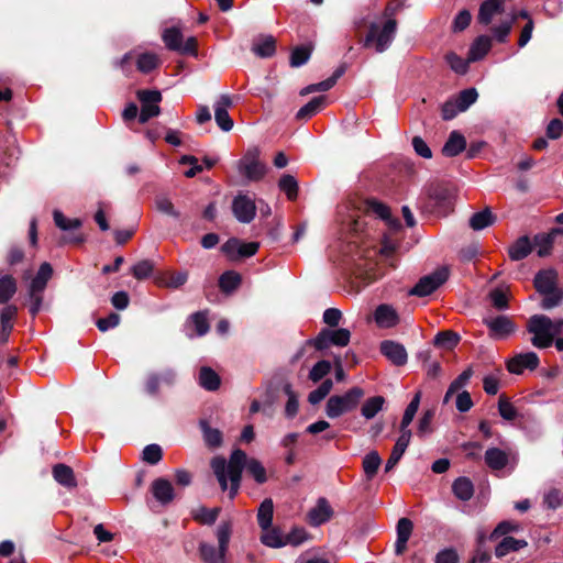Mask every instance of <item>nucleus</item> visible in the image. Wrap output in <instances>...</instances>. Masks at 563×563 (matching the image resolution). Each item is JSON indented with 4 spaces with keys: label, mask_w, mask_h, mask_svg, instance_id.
<instances>
[{
    "label": "nucleus",
    "mask_w": 563,
    "mask_h": 563,
    "mask_svg": "<svg viewBox=\"0 0 563 563\" xmlns=\"http://www.w3.org/2000/svg\"><path fill=\"white\" fill-rule=\"evenodd\" d=\"M16 291L15 280L11 276L0 278V302L4 303L11 299Z\"/></svg>",
    "instance_id": "5fc2aeb1"
},
{
    "label": "nucleus",
    "mask_w": 563,
    "mask_h": 563,
    "mask_svg": "<svg viewBox=\"0 0 563 563\" xmlns=\"http://www.w3.org/2000/svg\"><path fill=\"white\" fill-rule=\"evenodd\" d=\"M539 365V357L534 352L519 354L507 363V368L512 374H521L523 369H534Z\"/></svg>",
    "instance_id": "f3484780"
},
{
    "label": "nucleus",
    "mask_w": 563,
    "mask_h": 563,
    "mask_svg": "<svg viewBox=\"0 0 563 563\" xmlns=\"http://www.w3.org/2000/svg\"><path fill=\"white\" fill-rule=\"evenodd\" d=\"M325 101L327 98L324 96L314 97L298 110L296 118L298 120H307L313 117L324 107Z\"/></svg>",
    "instance_id": "473e14b6"
},
{
    "label": "nucleus",
    "mask_w": 563,
    "mask_h": 563,
    "mask_svg": "<svg viewBox=\"0 0 563 563\" xmlns=\"http://www.w3.org/2000/svg\"><path fill=\"white\" fill-rule=\"evenodd\" d=\"M369 208L377 217L386 221L389 231H397L400 229V222L390 217V210L386 205L378 201H372L369 203Z\"/></svg>",
    "instance_id": "2f4dec72"
},
{
    "label": "nucleus",
    "mask_w": 563,
    "mask_h": 563,
    "mask_svg": "<svg viewBox=\"0 0 563 563\" xmlns=\"http://www.w3.org/2000/svg\"><path fill=\"white\" fill-rule=\"evenodd\" d=\"M163 40L166 46L172 51H177L184 54L196 53V38L191 36L184 42L183 34L175 27L165 30L163 33Z\"/></svg>",
    "instance_id": "9d476101"
},
{
    "label": "nucleus",
    "mask_w": 563,
    "mask_h": 563,
    "mask_svg": "<svg viewBox=\"0 0 563 563\" xmlns=\"http://www.w3.org/2000/svg\"><path fill=\"white\" fill-rule=\"evenodd\" d=\"M274 504L271 498H266L260 505L257 511V521L261 529H267L273 523Z\"/></svg>",
    "instance_id": "a19ab883"
},
{
    "label": "nucleus",
    "mask_w": 563,
    "mask_h": 563,
    "mask_svg": "<svg viewBox=\"0 0 563 563\" xmlns=\"http://www.w3.org/2000/svg\"><path fill=\"white\" fill-rule=\"evenodd\" d=\"M460 341V335L453 331L439 332L434 338V344L446 349L454 347Z\"/></svg>",
    "instance_id": "052dcab7"
},
{
    "label": "nucleus",
    "mask_w": 563,
    "mask_h": 563,
    "mask_svg": "<svg viewBox=\"0 0 563 563\" xmlns=\"http://www.w3.org/2000/svg\"><path fill=\"white\" fill-rule=\"evenodd\" d=\"M159 64L157 55L153 53H144L137 57L136 66L142 73H150L155 69Z\"/></svg>",
    "instance_id": "6e6d98bb"
},
{
    "label": "nucleus",
    "mask_w": 563,
    "mask_h": 563,
    "mask_svg": "<svg viewBox=\"0 0 563 563\" xmlns=\"http://www.w3.org/2000/svg\"><path fill=\"white\" fill-rule=\"evenodd\" d=\"M220 509L219 508H206V507H198L192 511L194 518L203 523V525H212L216 522Z\"/></svg>",
    "instance_id": "3c124183"
},
{
    "label": "nucleus",
    "mask_w": 563,
    "mask_h": 563,
    "mask_svg": "<svg viewBox=\"0 0 563 563\" xmlns=\"http://www.w3.org/2000/svg\"><path fill=\"white\" fill-rule=\"evenodd\" d=\"M562 501L563 494L559 489L552 488L543 495V505L549 509H558L562 505Z\"/></svg>",
    "instance_id": "774afa93"
},
{
    "label": "nucleus",
    "mask_w": 563,
    "mask_h": 563,
    "mask_svg": "<svg viewBox=\"0 0 563 563\" xmlns=\"http://www.w3.org/2000/svg\"><path fill=\"white\" fill-rule=\"evenodd\" d=\"M527 544L528 543L526 540H519L512 537H505L496 547L495 554L497 558H503L510 552H515L527 547Z\"/></svg>",
    "instance_id": "72a5a7b5"
},
{
    "label": "nucleus",
    "mask_w": 563,
    "mask_h": 563,
    "mask_svg": "<svg viewBox=\"0 0 563 563\" xmlns=\"http://www.w3.org/2000/svg\"><path fill=\"white\" fill-rule=\"evenodd\" d=\"M485 323L495 339H504L515 330L512 322L505 316L487 319Z\"/></svg>",
    "instance_id": "aec40b11"
},
{
    "label": "nucleus",
    "mask_w": 563,
    "mask_h": 563,
    "mask_svg": "<svg viewBox=\"0 0 563 563\" xmlns=\"http://www.w3.org/2000/svg\"><path fill=\"white\" fill-rule=\"evenodd\" d=\"M136 95L141 102L139 115L141 123H145L161 113L158 104L162 101V93L158 90H139Z\"/></svg>",
    "instance_id": "1a4fd4ad"
},
{
    "label": "nucleus",
    "mask_w": 563,
    "mask_h": 563,
    "mask_svg": "<svg viewBox=\"0 0 563 563\" xmlns=\"http://www.w3.org/2000/svg\"><path fill=\"white\" fill-rule=\"evenodd\" d=\"M203 439L208 446L218 448L222 442V434L220 430L209 427L206 422H201Z\"/></svg>",
    "instance_id": "13d9d810"
},
{
    "label": "nucleus",
    "mask_w": 563,
    "mask_h": 563,
    "mask_svg": "<svg viewBox=\"0 0 563 563\" xmlns=\"http://www.w3.org/2000/svg\"><path fill=\"white\" fill-rule=\"evenodd\" d=\"M344 73V69L343 68H339L334 71V74L329 77L328 79L325 80H322L318 84H312V85H309L305 88L301 89L300 91V95L301 96H306L308 93H312V92H316V91H328L330 90L336 82V80L343 75Z\"/></svg>",
    "instance_id": "f704fd0d"
},
{
    "label": "nucleus",
    "mask_w": 563,
    "mask_h": 563,
    "mask_svg": "<svg viewBox=\"0 0 563 563\" xmlns=\"http://www.w3.org/2000/svg\"><path fill=\"white\" fill-rule=\"evenodd\" d=\"M466 147L465 137L457 131L450 133L448 141L445 142L442 153L448 157H453L463 152Z\"/></svg>",
    "instance_id": "c85d7f7f"
},
{
    "label": "nucleus",
    "mask_w": 563,
    "mask_h": 563,
    "mask_svg": "<svg viewBox=\"0 0 563 563\" xmlns=\"http://www.w3.org/2000/svg\"><path fill=\"white\" fill-rule=\"evenodd\" d=\"M199 384L202 388L213 391L220 386V377L213 369L205 366L199 373Z\"/></svg>",
    "instance_id": "37998d69"
},
{
    "label": "nucleus",
    "mask_w": 563,
    "mask_h": 563,
    "mask_svg": "<svg viewBox=\"0 0 563 563\" xmlns=\"http://www.w3.org/2000/svg\"><path fill=\"white\" fill-rule=\"evenodd\" d=\"M453 494L456 498L467 501L474 495V486L470 478L467 477H459L453 482L452 485Z\"/></svg>",
    "instance_id": "7c9ffc66"
},
{
    "label": "nucleus",
    "mask_w": 563,
    "mask_h": 563,
    "mask_svg": "<svg viewBox=\"0 0 563 563\" xmlns=\"http://www.w3.org/2000/svg\"><path fill=\"white\" fill-rule=\"evenodd\" d=\"M531 251L530 240L527 236H521L509 247V257L512 261H520L527 257Z\"/></svg>",
    "instance_id": "58836bf2"
},
{
    "label": "nucleus",
    "mask_w": 563,
    "mask_h": 563,
    "mask_svg": "<svg viewBox=\"0 0 563 563\" xmlns=\"http://www.w3.org/2000/svg\"><path fill=\"white\" fill-rule=\"evenodd\" d=\"M252 52L261 57H272L276 52V41L272 35H258L253 40Z\"/></svg>",
    "instance_id": "412c9836"
},
{
    "label": "nucleus",
    "mask_w": 563,
    "mask_h": 563,
    "mask_svg": "<svg viewBox=\"0 0 563 563\" xmlns=\"http://www.w3.org/2000/svg\"><path fill=\"white\" fill-rule=\"evenodd\" d=\"M445 60L451 67L453 71H455L459 75L466 74L468 69V64L472 63V60L464 59L456 55L455 53L451 52L445 55Z\"/></svg>",
    "instance_id": "603ef678"
},
{
    "label": "nucleus",
    "mask_w": 563,
    "mask_h": 563,
    "mask_svg": "<svg viewBox=\"0 0 563 563\" xmlns=\"http://www.w3.org/2000/svg\"><path fill=\"white\" fill-rule=\"evenodd\" d=\"M495 221V216L492 213L489 209H485L483 211L474 213L470 219V227L479 231L489 225H492Z\"/></svg>",
    "instance_id": "a18cd8bd"
},
{
    "label": "nucleus",
    "mask_w": 563,
    "mask_h": 563,
    "mask_svg": "<svg viewBox=\"0 0 563 563\" xmlns=\"http://www.w3.org/2000/svg\"><path fill=\"white\" fill-rule=\"evenodd\" d=\"M53 275V268L49 263H43L40 266L38 272L36 273L35 277L32 279L29 291L34 292H43L46 288V285L48 280L51 279Z\"/></svg>",
    "instance_id": "cd10ccee"
},
{
    "label": "nucleus",
    "mask_w": 563,
    "mask_h": 563,
    "mask_svg": "<svg viewBox=\"0 0 563 563\" xmlns=\"http://www.w3.org/2000/svg\"><path fill=\"white\" fill-rule=\"evenodd\" d=\"M232 212L241 223H250L256 214V205L253 198L239 194L232 201Z\"/></svg>",
    "instance_id": "ddd939ff"
},
{
    "label": "nucleus",
    "mask_w": 563,
    "mask_h": 563,
    "mask_svg": "<svg viewBox=\"0 0 563 563\" xmlns=\"http://www.w3.org/2000/svg\"><path fill=\"white\" fill-rule=\"evenodd\" d=\"M211 467L213 470L214 475L222 488V490L228 489V481H230V496L231 498L238 493L242 471L246 468V471L254 477V479L263 484L266 482V471L262 463L256 459H249L245 452L240 449H236L232 452L229 462L225 459L217 456L211 461Z\"/></svg>",
    "instance_id": "f257e3e1"
},
{
    "label": "nucleus",
    "mask_w": 563,
    "mask_h": 563,
    "mask_svg": "<svg viewBox=\"0 0 563 563\" xmlns=\"http://www.w3.org/2000/svg\"><path fill=\"white\" fill-rule=\"evenodd\" d=\"M332 517V508L324 498H320L317 505L308 514L309 522L312 526H320Z\"/></svg>",
    "instance_id": "5701e85b"
},
{
    "label": "nucleus",
    "mask_w": 563,
    "mask_h": 563,
    "mask_svg": "<svg viewBox=\"0 0 563 563\" xmlns=\"http://www.w3.org/2000/svg\"><path fill=\"white\" fill-rule=\"evenodd\" d=\"M279 189L284 191L289 200H295L298 195V183L291 175H283L278 183Z\"/></svg>",
    "instance_id": "09e8293b"
},
{
    "label": "nucleus",
    "mask_w": 563,
    "mask_h": 563,
    "mask_svg": "<svg viewBox=\"0 0 563 563\" xmlns=\"http://www.w3.org/2000/svg\"><path fill=\"white\" fill-rule=\"evenodd\" d=\"M478 93L475 88H468L463 91H461L456 97L453 99L459 104L460 110L466 111L476 100H477Z\"/></svg>",
    "instance_id": "864d4df0"
},
{
    "label": "nucleus",
    "mask_w": 563,
    "mask_h": 563,
    "mask_svg": "<svg viewBox=\"0 0 563 563\" xmlns=\"http://www.w3.org/2000/svg\"><path fill=\"white\" fill-rule=\"evenodd\" d=\"M16 307L15 306H7L1 311V340L2 342H5L9 338L10 332L13 329L12 320L16 316Z\"/></svg>",
    "instance_id": "79ce46f5"
},
{
    "label": "nucleus",
    "mask_w": 563,
    "mask_h": 563,
    "mask_svg": "<svg viewBox=\"0 0 563 563\" xmlns=\"http://www.w3.org/2000/svg\"><path fill=\"white\" fill-rule=\"evenodd\" d=\"M241 283V275L236 272L229 271L221 275L219 286L222 291L231 292L238 288Z\"/></svg>",
    "instance_id": "de8ad7c7"
},
{
    "label": "nucleus",
    "mask_w": 563,
    "mask_h": 563,
    "mask_svg": "<svg viewBox=\"0 0 563 563\" xmlns=\"http://www.w3.org/2000/svg\"><path fill=\"white\" fill-rule=\"evenodd\" d=\"M311 52L306 46L296 47L290 55L291 67H300L310 58Z\"/></svg>",
    "instance_id": "69168bd1"
},
{
    "label": "nucleus",
    "mask_w": 563,
    "mask_h": 563,
    "mask_svg": "<svg viewBox=\"0 0 563 563\" xmlns=\"http://www.w3.org/2000/svg\"><path fill=\"white\" fill-rule=\"evenodd\" d=\"M484 457L487 466L494 471L503 470L509 462L508 452L498 448H489Z\"/></svg>",
    "instance_id": "393cba45"
},
{
    "label": "nucleus",
    "mask_w": 563,
    "mask_h": 563,
    "mask_svg": "<svg viewBox=\"0 0 563 563\" xmlns=\"http://www.w3.org/2000/svg\"><path fill=\"white\" fill-rule=\"evenodd\" d=\"M536 290L543 296L541 308L550 310L558 307L563 299V290L558 287V273L549 268L540 271L533 280Z\"/></svg>",
    "instance_id": "7ed1b4c3"
},
{
    "label": "nucleus",
    "mask_w": 563,
    "mask_h": 563,
    "mask_svg": "<svg viewBox=\"0 0 563 563\" xmlns=\"http://www.w3.org/2000/svg\"><path fill=\"white\" fill-rule=\"evenodd\" d=\"M382 459L376 451H372L365 455L363 460V468L367 476V478H373L377 473L378 467L380 466Z\"/></svg>",
    "instance_id": "8fccbe9b"
},
{
    "label": "nucleus",
    "mask_w": 563,
    "mask_h": 563,
    "mask_svg": "<svg viewBox=\"0 0 563 563\" xmlns=\"http://www.w3.org/2000/svg\"><path fill=\"white\" fill-rule=\"evenodd\" d=\"M526 19L527 22L529 21L530 15L526 10L520 11L518 14L509 13L507 15H501V19L499 23L497 24H489L490 25V32L498 43H506L508 40V36L512 30V26L517 20V18Z\"/></svg>",
    "instance_id": "9b49d317"
},
{
    "label": "nucleus",
    "mask_w": 563,
    "mask_h": 563,
    "mask_svg": "<svg viewBox=\"0 0 563 563\" xmlns=\"http://www.w3.org/2000/svg\"><path fill=\"white\" fill-rule=\"evenodd\" d=\"M494 36L479 35L472 43L468 51V60L476 62L482 59L492 48Z\"/></svg>",
    "instance_id": "b1692460"
},
{
    "label": "nucleus",
    "mask_w": 563,
    "mask_h": 563,
    "mask_svg": "<svg viewBox=\"0 0 563 563\" xmlns=\"http://www.w3.org/2000/svg\"><path fill=\"white\" fill-rule=\"evenodd\" d=\"M236 169L240 175L249 181H257L265 175L266 167L260 161V151L256 147L245 152L243 157L236 162Z\"/></svg>",
    "instance_id": "423d86ee"
},
{
    "label": "nucleus",
    "mask_w": 563,
    "mask_h": 563,
    "mask_svg": "<svg viewBox=\"0 0 563 563\" xmlns=\"http://www.w3.org/2000/svg\"><path fill=\"white\" fill-rule=\"evenodd\" d=\"M562 328L563 319L553 321L544 314H534L528 323V331L533 334L531 343L538 349L549 347Z\"/></svg>",
    "instance_id": "f03ea898"
},
{
    "label": "nucleus",
    "mask_w": 563,
    "mask_h": 563,
    "mask_svg": "<svg viewBox=\"0 0 563 563\" xmlns=\"http://www.w3.org/2000/svg\"><path fill=\"white\" fill-rule=\"evenodd\" d=\"M176 374L172 368H166L161 373H151L146 377L145 390L151 396L159 393L161 386H170L174 384Z\"/></svg>",
    "instance_id": "2eb2a0df"
},
{
    "label": "nucleus",
    "mask_w": 563,
    "mask_h": 563,
    "mask_svg": "<svg viewBox=\"0 0 563 563\" xmlns=\"http://www.w3.org/2000/svg\"><path fill=\"white\" fill-rule=\"evenodd\" d=\"M331 371V363L329 361H319L317 364L313 365L309 373V378L317 383L321 380L325 375H328Z\"/></svg>",
    "instance_id": "338daca9"
},
{
    "label": "nucleus",
    "mask_w": 563,
    "mask_h": 563,
    "mask_svg": "<svg viewBox=\"0 0 563 563\" xmlns=\"http://www.w3.org/2000/svg\"><path fill=\"white\" fill-rule=\"evenodd\" d=\"M374 320L379 328H393L399 322L397 311L389 305H379L374 312Z\"/></svg>",
    "instance_id": "6ab92c4d"
},
{
    "label": "nucleus",
    "mask_w": 563,
    "mask_h": 563,
    "mask_svg": "<svg viewBox=\"0 0 563 563\" xmlns=\"http://www.w3.org/2000/svg\"><path fill=\"white\" fill-rule=\"evenodd\" d=\"M449 277V272L445 267L439 268L433 273L423 276L419 279V282L415 285L413 288L409 290L410 296L426 297L437 290L442 284L446 282Z\"/></svg>",
    "instance_id": "0eeeda50"
},
{
    "label": "nucleus",
    "mask_w": 563,
    "mask_h": 563,
    "mask_svg": "<svg viewBox=\"0 0 563 563\" xmlns=\"http://www.w3.org/2000/svg\"><path fill=\"white\" fill-rule=\"evenodd\" d=\"M231 106L232 100L228 95H221L213 104L214 120L218 126L224 132H229L233 128V120L228 113V109Z\"/></svg>",
    "instance_id": "dca6fc26"
},
{
    "label": "nucleus",
    "mask_w": 563,
    "mask_h": 563,
    "mask_svg": "<svg viewBox=\"0 0 563 563\" xmlns=\"http://www.w3.org/2000/svg\"><path fill=\"white\" fill-rule=\"evenodd\" d=\"M53 219L55 225L60 229L64 232H71L81 227V221L77 218H67L64 216V213L59 210H54L53 212Z\"/></svg>",
    "instance_id": "c03bdc74"
},
{
    "label": "nucleus",
    "mask_w": 563,
    "mask_h": 563,
    "mask_svg": "<svg viewBox=\"0 0 563 563\" xmlns=\"http://www.w3.org/2000/svg\"><path fill=\"white\" fill-rule=\"evenodd\" d=\"M53 476L57 483L68 488H73L77 484L73 470L65 464L55 465Z\"/></svg>",
    "instance_id": "c9c22d12"
},
{
    "label": "nucleus",
    "mask_w": 563,
    "mask_h": 563,
    "mask_svg": "<svg viewBox=\"0 0 563 563\" xmlns=\"http://www.w3.org/2000/svg\"><path fill=\"white\" fill-rule=\"evenodd\" d=\"M261 541L269 548H282L287 544L285 537L273 526L267 529H262Z\"/></svg>",
    "instance_id": "e433bc0d"
},
{
    "label": "nucleus",
    "mask_w": 563,
    "mask_h": 563,
    "mask_svg": "<svg viewBox=\"0 0 563 563\" xmlns=\"http://www.w3.org/2000/svg\"><path fill=\"white\" fill-rule=\"evenodd\" d=\"M260 244L257 242H242L239 239H230L222 245V252L225 256L232 261H236L242 257H250L254 255L258 250Z\"/></svg>",
    "instance_id": "f8f14e48"
},
{
    "label": "nucleus",
    "mask_w": 563,
    "mask_h": 563,
    "mask_svg": "<svg viewBox=\"0 0 563 563\" xmlns=\"http://www.w3.org/2000/svg\"><path fill=\"white\" fill-rule=\"evenodd\" d=\"M227 551L228 550H222L219 545L216 548L206 542L199 545L200 556L205 563H225Z\"/></svg>",
    "instance_id": "bb28decb"
},
{
    "label": "nucleus",
    "mask_w": 563,
    "mask_h": 563,
    "mask_svg": "<svg viewBox=\"0 0 563 563\" xmlns=\"http://www.w3.org/2000/svg\"><path fill=\"white\" fill-rule=\"evenodd\" d=\"M351 332L345 328L323 329L313 340L317 350H327L331 345L344 347L350 343Z\"/></svg>",
    "instance_id": "6e6552de"
},
{
    "label": "nucleus",
    "mask_w": 563,
    "mask_h": 563,
    "mask_svg": "<svg viewBox=\"0 0 563 563\" xmlns=\"http://www.w3.org/2000/svg\"><path fill=\"white\" fill-rule=\"evenodd\" d=\"M284 391L288 399L285 406V413L288 418H294L298 413L299 402L296 393L292 390L290 384L284 386Z\"/></svg>",
    "instance_id": "4d7b16f0"
},
{
    "label": "nucleus",
    "mask_w": 563,
    "mask_h": 563,
    "mask_svg": "<svg viewBox=\"0 0 563 563\" xmlns=\"http://www.w3.org/2000/svg\"><path fill=\"white\" fill-rule=\"evenodd\" d=\"M498 412L500 417L507 421H512L518 417L517 409L505 396L499 397Z\"/></svg>",
    "instance_id": "e2e57ef3"
},
{
    "label": "nucleus",
    "mask_w": 563,
    "mask_h": 563,
    "mask_svg": "<svg viewBox=\"0 0 563 563\" xmlns=\"http://www.w3.org/2000/svg\"><path fill=\"white\" fill-rule=\"evenodd\" d=\"M152 493L155 499L163 505H166L174 499L173 486L170 482L165 478H158L153 482Z\"/></svg>",
    "instance_id": "a878e982"
},
{
    "label": "nucleus",
    "mask_w": 563,
    "mask_h": 563,
    "mask_svg": "<svg viewBox=\"0 0 563 563\" xmlns=\"http://www.w3.org/2000/svg\"><path fill=\"white\" fill-rule=\"evenodd\" d=\"M411 439V432H400L399 438L397 439L395 446L391 451V454L389 459L387 460V463L385 465V472L391 471L401 456L404 455L405 451L407 450Z\"/></svg>",
    "instance_id": "4be33fe9"
},
{
    "label": "nucleus",
    "mask_w": 563,
    "mask_h": 563,
    "mask_svg": "<svg viewBox=\"0 0 563 563\" xmlns=\"http://www.w3.org/2000/svg\"><path fill=\"white\" fill-rule=\"evenodd\" d=\"M385 405V398L383 396H373L367 398L361 408L362 416L371 420L373 419L379 411L383 410Z\"/></svg>",
    "instance_id": "4c0bfd02"
},
{
    "label": "nucleus",
    "mask_w": 563,
    "mask_h": 563,
    "mask_svg": "<svg viewBox=\"0 0 563 563\" xmlns=\"http://www.w3.org/2000/svg\"><path fill=\"white\" fill-rule=\"evenodd\" d=\"M506 0H485L481 5L477 14V22L484 26H488L498 16L505 14Z\"/></svg>",
    "instance_id": "4468645a"
},
{
    "label": "nucleus",
    "mask_w": 563,
    "mask_h": 563,
    "mask_svg": "<svg viewBox=\"0 0 563 563\" xmlns=\"http://www.w3.org/2000/svg\"><path fill=\"white\" fill-rule=\"evenodd\" d=\"M231 534H232V526L229 521H223L218 526V528L216 530V536H217V540H218V545L222 550H228Z\"/></svg>",
    "instance_id": "bf43d9fd"
},
{
    "label": "nucleus",
    "mask_w": 563,
    "mask_h": 563,
    "mask_svg": "<svg viewBox=\"0 0 563 563\" xmlns=\"http://www.w3.org/2000/svg\"><path fill=\"white\" fill-rule=\"evenodd\" d=\"M397 23L394 19L387 20L383 26L372 24L365 37L364 46L374 47L377 53L385 52L394 41Z\"/></svg>",
    "instance_id": "39448f33"
},
{
    "label": "nucleus",
    "mask_w": 563,
    "mask_h": 563,
    "mask_svg": "<svg viewBox=\"0 0 563 563\" xmlns=\"http://www.w3.org/2000/svg\"><path fill=\"white\" fill-rule=\"evenodd\" d=\"M430 198L434 200L437 206L448 209L453 203L454 191L448 186L438 185L431 189Z\"/></svg>",
    "instance_id": "c756f323"
},
{
    "label": "nucleus",
    "mask_w": 563,
    "mask_h": 563,
    "mask_svg": "<svg viewBox=\"0 0 563 563\" xmlns=\"http://www.w3.org/2000/svg\"><path fill=\"white\" fill-rule=\"evenodd\" d=\"M187 329H195V333L199 336L205 335L209 331V323L205 312L194 313L186 324Z\"/></svg>",
    "instance_id": "49530a36"
},
{
    "label": "nucleus",
    "mask_w": 563,
    "mask_h": 563,
    "mask_svg": "<svg viewBox=\"0 0 563 563\" xmlns=\"http://www.w3.org/2000/svg\"><path fill=\"white\" fill-rule=\"evenodd\" d=\"M420 400H421V393L418 391L413 396V398L411 399V401L409 402V405L407 406V408L404 412L401 423H400V432L401 433L402 432H411L408 427L412 422V420L419 409Z\"/></svg>",
    "instance_id": "ea45409f"
},
{
    "label": "nucleus",
    "mask_w": 563,
    "mask_h": 563,
    "mask_svg": "<svg viewBox=\"0 0 563 563\" xmlns=\"http://www.w3.org/2000/svg\"><path fill=\"white\" fill-rule=\"evenodd\" d=\"M364 395L365 393L361 387H352L342 395L330 396L324 409L327 417L336 419L353 411Z\"/></svg>",
    "instance_id": "20e7f679"
},
{
    "label": "nucleus",
    "mask_w": 563,
    "mask_h": 563,
    "mask_svg": "<svg viewBox=\"0 0 563 563\" xmlns=\"http://www.w3.org/2000/svg\"><path fill=\"white\" fill-rule=\"evenodd\" d=\"M333 387L331 379H325L322 382V384L314 390H312L309 396L308 400L311 405L319 404L322 399H324L329 393L331 391Z\"/></svg>",
    "instance_id": "680f3d73"
},
{
    "label": "nucleus",
    "mask_w": 563,
    "mask_h": 563,
    "mask_svg": "<svg viewBox=\"0 0 563 563\" xmlns=\"http://www.w3.org/2000/svg\"><path fill=\"white\" fill-rule=\"evenodd\" d=\"M154 265L148 260H143L131 267V273L136 279H145L153 273Z\"/></svg>",
    "instance_id": "0e129e2a"
},
{
    "label": "nucleus",
    "mask_w": 563,
    "mask_h": 563,
    "mask_svg": "<svg viewBox=\"0 0 563 563\" xmlns=\"http://www.w3.org/2000/svg\"><path fill=\"white\" fill-rule=\"evenodd\" d=\"M380 352L397 366H401L407 362L408 355L406 349L400 343L384 341L380 344Z\"/></svg>",
    "instance_id": "a211bd4d"
}]
</instances>
